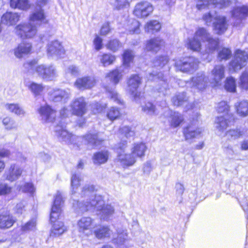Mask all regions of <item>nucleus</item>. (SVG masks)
<instances>
[{
  "mask_svg": "<svg viewBox=\"0 0 248 248\" xmlns=\"http://www.w3.org/2000/svg\"><path fill=\"white\" fill-rule=\"evenodd\" d=\"M214 29L217 34H221L225 32L227 29V24L224 16H218L215 18Z\"/></svg>",
  "mask_w": 248,
  "mask_h": 248,
  "instance_id": "obj_23",
  "label": "nucleus"
},
{
  "mask_svg": "<svg viewBox=\"0 0 248 248\" xmlns=\"http://www.w3.org/2000/svg\"><path fill=\"white\" fill-rule=\"evenodd\" d=\"M18 190L19 191L32 195L35 191V188L32 183H27L23 185L19 186Z\"/></svg>",
  "mask_w": 248,
  "mask_h": 248,
  "instance_id": "obj_48",
  "label": "nucleus"
},
{
  "mask_svg": "<svg viewBox=\"0 0 248 248\" xmlns=\"http://www.w3.org/2000/svg\"><path fill=\"white\" fill-rule=\"evenodd\" d=\"M225 67L222 64L216 65L211 70L210 77L211 84L214 87L220 86L225 78Z\"/></svg>",
  "mask_w": 248,
  "mask_h": 248,
  "instance_id": "obj_8",
  "label": "nucleus"
},
{
  "mask_svg": "<svg viewBox=\"0 0 248 248\" xmlns=\"http://www.w3.org/2000/svg\"><path fill=\"white\" fill-rule=\"evenodd\" d=\"M232 120V117L228 115L218 117L216 119V127L219 132H222L233 123Z\"/></svg>",
  "mask_w": 248,
  "mask_h": 248,
  "instance_id": "obj_19",
  "label": "nucleus"
},
{
  "mask_svg": "<svg viewBox=\"0 0 248 248\" xmlns=\"http://www.w3.org/2000/svg\"><path fill=\"white\" fill-rule=\"evenodd\" d=\"M141 83V78L137 75H132L127 81V92L136 99L140 96L138 89Z\"/></svg>",
  "mask_w": 248,
  "mask_h": 248,
  "instance_id": "obj_12",
  "label": "nucleus"
},
{
  "mask_svg": "<svg viewBox=\"0 0 248 248\" xmlns=\"http://www.w3.org/2000/svg\"><path fill=\"white\" fill-rule=\"evenodd\" d=\"M230 3L229 0H221L219 2L217 0H199L197 4V7L200 10L210 5H214L216 7L222 8L229 5Z\"/></svg>",
  "mask_w": 248,
  "mask_h": 248,
  "instance_id": "obj_18",
  "label": "nucleus"
},
{
  "mask_svg": "<svg viewBox=\"0 0 248 248\" xmlns=\"http://www.w3.org/2000/svg\"><path fill=\"white\" fill-rule=\"evenodd\" d=\"M188 98L184 93H178L172 99L174 105L180 106L187 104Z\"/></svg>",
  "mask_w": 248,
  "mask_h": 248,
  "instance_id": "obj_36",
  "label": "nucleus"
},
{
  "mask_svg": "<svg viewBox=\"0 0 248 248\" xmlns=\"http://www.w3.org/2000/svg\"><path fill=\"white\" fill-rule=\"evenodd\" d=\"M31 45L29 43L23 42L19 45L16 51V57H21L23 54H28L31 50Z\"/></svg>",
  "mask_w": 248,
  "mask_h": 248,
  "instance_id": "obj_38",
  "label": "nucleus"
},
{
  "mask_svg": "<svg viewBox=\"0 0 248 248\" xmlns=\"http://www.w3.org/2000/svg\"><path fill=\"white\" fill-rule=\"evenodd\" d=\"M142 110L147 114L155 115L157 114L155 106L151 102H148L142 105Z\"/></svg>",
  "mask_w": 248,
  "mask_h": 248,
  "instance_id": "obj_43",
  "label": "nucleus"
},
{
  "mask_svg": "<svg viewBox=\"0 0 248 248\" xmlns=\"http://www.w3.org/2000/svg\"><path fill=\"white\" fill-rule=\"evenodd\" d=\"M73 114L82 117L87 112L86 103L83 97H78L73 100L70 105Z\"/></svg>",
  "mask_w": 248,
  "mask_h": 248,
  "instance_id": "obj_9",
  "label": "nucleus"
},
{
  "mask_svg": "<svg viewBox=\"0 0 248 248\" xmlns=\"http://www.w3.org/2000/svg\"><path fill=\"white\" fill-rule=\"evenodd\" d=\"M201 40H206L208 42V48L206 50L207 53H211L215 50L218 45V39L211 38L206 30L201 28L196 31L193 38L188 40L187 47L193 51H199L201 48Z\"/></svg>",
  "mask_w": 248,
  "mask_h": 248,
  "instance_id": "obj_2",
  "label": "nucleus"
},
{
  "mask_svg": "<svg viewBox=\"0 0 248 248\" xmlns=\"http://www.w3.org/2000/svg\"><path fill=\"white\" fill-rule=\"evenodd\" d=\"M231 50L228 48L224 47L218 51L217 58L220 61L227 60L231 57Z\"/></svg>",
  "mask_w": 248,
  "mask_h": 248,
  "instance_id": "obj_46",
  "label": "nucleus"
},
{
  "mask_svg": "<svg viewBox=\"0 0 248 248\" xmlns=\"http://www.w3.org/2000/svg\"><path fill=\"white\" fill-rule=\"evenodd\" d=\"M183 120V117L180 113L174 112L173 114L170 116L169 122L171 127H176L180 125Z\"/></svg>",
  "mask_w": 248,
  "mask_h": 248,
  "instance_id": "obj_40",
  "label": "nucleus"
},
{
  "mask_svg": "<svg viewBox=\"0 0 248 248\" xmlns=\"http://www.w3.org/2000/svg\"><path fill=\"white\" fill-rule=\"evenodd\" d=\"M46 22L44 11L40 7L36 8L30 14L29 24L16 26V35L23 39L31 38L36 34L37 27Z\"/></svg>",
  "mask_w": 248,
  "mask_h": 248,
  "instance_id": "obj_1",
  "label": "nucleus"
},
{
  "mask_svg": "<svg viewBox=\"0 0 248 248\" xmlns=\"http://www.w3.org/2000/svg\"><path fill=\"white\" fill-rule=\"evenodd\" d=\"M109 152L108 151H101L94 154L93 160L94 164L100 165L107 162Z\"/></svg>",
  "mask_w": 248,
  "mask_h": 248,
  "instance_id": "obj_26",
  "label": "nucleus"
},
{
  "mask_svg": "<svg viewBox=\"0 0 248 248\" xmlns=\"http://www.w3.org/2000/svg\"><path fill=\"white\" fill-rule=\"evenodd\" d=\"M187 84L192 87H195L199 90H203L208 84V78L203 73H198L193 77Z\"/></svg>",
  "mask_w": 248,
  "mask_h": 248,
  "instance_id": "obj_14",
  "label": "nucleus"
},
{
  "mask_svg": "<svg viewBox=\"0 0 248 248\" xmlns=\"http://www.w3.org/2000/svg\"><path fill=\"white\" fill-rule=\"evenodd\" d=\"M121 116L119 109L115 107H111L107 112V117L111 121L118 119Z\"/></svg>",
  "mask_w": 248,
  "mask_h": 248,
  "instance_id": "obj_42",
  "label": "nucleus"
},
{
  "mask_svg": "<svg viewBox=\"0 0 248 248\" xmlns=\"http://www.w3.org/2000/svg\"><path fill=\"white\" fill-rule=\"evenodd\" d=\"M55 131L60 140L67 143H74L77 138L76 136L69 133L62 125H57Z\"/></svg>",
  "mask_w": 248,
  "mask_h": 248,
  "instance_id": "obj_16",
  "label": "nucleus"
},
{
  "mask_svg": "<svg viewBox=\"0 0 248 248\" xmlns=\"http://www.w3.org/2000/svg\"><path fill=\"white\" fill-rule=\"evenodd\" d=\"M164 41L159 37L151 39L146 42V49L148 51L156 52L164 46Z\"/></svg>",
  "mask_w": 248,
  "mask_h": 248,
  "instance_id": "obj_21",
  "label": "nucleus"
},
{
  "mask_svg": "<svg viewBox=\"0 0 248 248\" xmlns=\"http://www.w3.org/2000/svg\"><path fill=\"white\" fill-rule=\"evenodd\" d=\"M112 4L114 8L117 10H123L130 6L128 0H114Z\"/></svg>",
  "mask_w": 248,
  "mask_h": 248,
  "instance_id": "obj_44",
  "label": "nucleus"
},
{
  "mask_svg": "<svg viewBox=\"0 0 248 248\" xmlns=\"http://www.w3.org/2000/svg\"><path fill=\"white\" fill-rule=\"evenodd\" d=\"M15 13L7 12L1 17V21L3 24L7 26L13 25L16 22Z\"/></svg>",
  "mask_w": 248,
  "mask_h": 248,
  "instance_id": "obj_32",
  "label": "nucleus"
},
{
  "mask_svg": "<svg viewBox=\"0 0 248 248\" xmlns=\"http://www.w3.org/2000/svg\"><path fill=\"white\" fill-rule=\"evenodd\" d=\"M93 233L97 238L101 239L109 237L111 234V231L108 227L101 226L95 229Z\"/></svg>",
  "mask_w": 248,
  "mask_h": 248,
  "instance_id": "obj_31",
  "label": "nucleus"
},
{
  "mask_svg": "<svg viewBox=\"0 0 248 248\" xmlns=\"http://www.w3.org/2000/svg\"><path fill=\"white\" fill-rule=\"evenodd\" d=\"M30 88L36 95L39 94L43 90V87L41 84L35 83H32L30 86Z\"/></svg>",
  "mask_w": 248,
  "mask_h": 248,
  "instance_id": "obj_59",
  "label": "nucleus"
},
{
  "mask_svg": "<svg viewBox=\"0 0 248 248\" xmlns=\"http://www.w3.org/2000/svg\"><path fill=\"white\" fill-rule=\"evenodd\" d=\"M198 61L193 57L185 58L183 61H178L175 63L176 69L183 72L193 71L198 67Z\"/></svg>",
  "mask_w": 248,
  "mask_h": 248,
  "instance_id": "obj_6",
  "label": "nucleus"
},
{
  "mask_svg": "<svg viewBox=\"0 0 248 248\" xmlns=\"http://www.w3.org/2000/svg\"><path fill=\"white\" fill-rule=\"evenodd\" d=\"M232 17L234 18L233 26L241 28L243 26L244 21L248 17V6L243 5L237 7L232 12Z\"/></svg>",
  "mask_w": 248,
  "mask_h": 248,
  "instance_id": "obj_5",
  "label": "nucleus"
},
{
  "mask_svg": "<svg viewBox=\"0 0 248 248\" xmlns=\"http://www.w3.org/2000/svg\"><path fill=\"white\" fill-rule=\"evenodd\" d=\"M96 200H92L90 203L87 202V204H83L82 203L76 202V203H73V206L76 209L78 208L81 212H85L89 210L90 206H96L97 205L101 204L103 202L100 200L101 197H95Z\"/></svg>",
  "mask_w": 248,
  "mask_h": 248,
  "instance_id": "obj_24",
  "label": "nucleus"
},
{
  "mask_svg": "<svg viewBox=\"0 0 248 248\" xmlns=\"http://www.w3.org/2000/svg\"><path fill=\"white\" fill-rule=\"evenodd\" d=\"M96 83L95 77L88 76L77 78L74 85L78 90H85L92 89L95 85Z\"/></svg>",
  "mask_w": 248,
  "mask_h": 248,
  "instance_id": "obj_11",
  "label": "nucleus"
},
{
  "mask_svg": "<svg viewBox=\"0 0 248 248\" xmlns=\"http://www.w3.org/2000/svg\"><path fill=\"white\" fill-rule=\"evenodd\" d=\"M50 99L54 103H65L70 98V93L62 89H53L49 92Z\"/></svg>",
  "mask_w": 248,
  "mask_h": 248,
  "instance_id": "obj_13",
  "label": "nucleus"
},
{
  "mask_svg": "<svg viewBox=\"0 0 248 248\" xmlns=\"http://www.w3.org/2000/svg\"><path fill=\"white\" fill-rule=\"evenodd\" d=\"M63 204V198L60 192H57L54 199L53 204L52 206H55L57 208H60L61 209L62 207Z\"/></svg>",
  "mask_w": 248,
  "mask_h": 248,
  "instance_id": "obj_55",
  "label": "nucleus"
},
{
  "mask_svg": "<svg viewBox=\"0 0 248 248\" xmlns=\"http://www.w3.org/2000/svg\"><path fill=\"white\" fill-rule=\"evenodd\" d=\"M15 165L12 164L5 172L6 179L11 182H13L16 179Z\"/></svg>",
  "mask_w": 248,
  "mask_h": 248,
  "instance_id": "obj_50",
  "label": "nucleus"
},
{
  "mask_svg": "<svg viewBox=\"0 0 248 248\" xmlns=\"http://www.w3.org/2000/svg\"><path fill=\"white\" fill-rule=\"evenodd\" d=\"M229 107L225 101H222L218 103L217 107V110L219 113H228Z\"/></svg>",
  "mask_w": 248,
  "mask_h": 248,
  "instance_id": "obj_60",
  "label": "nucleus"
},
{
  "mask_svg": "<svg viewBox=\"0 0 248 248\" xmlns=\"http://www.w3.org/2000/svg\"><path fill=\"white\" fill-rule=\"evenodd\" d=\"M129 26L128 30L130 33L138 34L140 33V23L138 20H132Z\"/></svg>",
  "mask_w": 248,
  "mask_h": 248,
  "instance_id": "obj_53",
  "label": "nucleus"
},
{
  "mask_svg": "<svg viewBox=\"0 0 248 248\" xmlns=\"http://www.w3.org/2000/svg\"><path fill=\"white\" fill-rule=\"evenodd\" d=\"M146 32L154 33L158 31L161 28V25L156 20H152L148 22L144 27Z\"/></svg>",
  "mask_w": 248,
  "mask_h": 248,
  "instance_id": "obj_37",
  "label": "nucleus"
},
{
  "mask_svg": "<svg viewBox=\"0 0 248 248\" xmlns=\"http://www.w3.org/2000/svg\"><path fill=\"white\" fill-rule=\"evenodd\" d=\"M121 132L127 139L132 137L135 135V132L128 126H124L121 128Z\"/></svg>",
  "mask_w": 248,
  "mask_h": 248,
  "instance_id": "obj_58",
  "label": "nucleus"
},
{
  "mask_svg": "<svg viewBox=\"0 0 248 248\" xmlns=\"http://www.w3.org/2000/svg\"><path fill=\"white\" fill-rule=\"evenodd\" d=\"M66 231V228L64 226L63 222L57 221V222L53 223L50 235L51 236H59Z\"/></svg>",
  "mask_w": 248,
  "mask_h": 248,
  "instance_id": "obj_29",
  "label": "nucleus"
},
{
  "mask_svg": "<svg viewBox=\"0 0 248 248\" xmlns=\"http://www.w3.org/2000/svg\"><path fill=\"white\" fill-rule=\"evenodd\" d=\"M243 135V133L239 129H232L226 133V136L229 139H235L239 138Z\"/></svg>",
  "mask_w": 248,
  "mask_h": 248,
  "instance_id": "obj_54",
  "label": "nucleus"
},
{
  "mask_svg": "<svg viewBox=\"0 0 248 248\" xmlns=\"http://www.w3.org/2000/svg\"><path fill=\"white\" fill-rule=\"evenodd\" d=\"M247 60H248V49L247 51L237 49L235 52L233 59L230 62L229 69L234 71L240 70L246 65Z\"/></svg>",
  "mask_w": 248,
  "mask_h": 248,
  "instance_id": "obj_4",
  "label": "nucleus"
},
{
  "mask_svg": "<svg viewBox=\"0 0 248 248\" xmlns=\"http://www.w3.org/2000/svg\"><path fill=\"white\" fill-rule=\"evenodd\" d=\"M47 53L51 56L56 55L61 57L64 54L65 50L59 42L55 41L48 45Z\"/></svg>",
  "mask_w": 248,
  "mask_h": 248,
  "instance_id": "obj_20",
  "label": "nucleus"
},
{
  "mask_svg": "<svg viewBox=\"0 0 248 248\" xmlns=\"http://www.w3.org/2000/svg\"><path fill=\"white\" fill-rule=\"evenodd\" d=\"M93 220L90 217H82L77 222V228L78 232L85 234L86 232L90 230L93 226Z\"/></svg>",
  "mask_w": 248,
  "mask_h": 248,
  "instance_id": "obj_17",
  "label": "nucleus"
},
{
  "mask_svg": "<svg viewBox=\"0 0 248 248\" xmlns=\"http://www.w3.org/2000/svg\"><path fill=\"white\" fill-rule=\"evenodd\" d=\"M114 209L110 205H106L102 209L100 212L101 217L107 220L114 213Z\"/></svg>",
  "mask_w": 248,
  "mask_h": 248,
  "instance_id": "obj_45",
  "label": "nucleus"
},
{
  "mask_svg": "<svg viewBox=\"0 0 248 248\" xmlns=\"http://www.w3.org/2000/svg\"><path fill=\"white\" fill-rule=\"evenodd\" d=\"M117 237L115 239V243L121 245L128 240L127 230L123 228H118L117 230Z\"/></svg>",
  "mask_w": 248,
  "mask_h": 248,
  "instance_id": "obj_35",
  "label": "nucleus"
},
{
  "mask_svg": "<svg viewBox=\"0 0 248 248\" xmlns=\"http://www.w3.org/2000/svg\"><path fill=\"white\" fill-rule=\"evenodd\" d=\"M38 112L41 117L42 121L45 123H52L55 119V111L48 105L41 107L38 110Z\"/></svg>",
  "mask_w": 248,
  "mask_h": 248,
  "instance_id": "obj_15",
  "label": "nucleus"
},
{
  "mask_svg": "<svg viewBox=\"0 0 248 248\" xmlns=\"http://www.w3.org/2000/svg\"><path fill=\"white\" fill-rule=\"evenodd\" d=\"M225 89L228 92H234L236 90V83L235 79L232 77H228L226 78L225 83Z\"/></svg>",
  "mask_w": 248,
  "mask_h": 248,
  "instance_id": "obj_47",
  "label": "nucleus"
},
{
  "mask_svg": "<svg viewBox=\"0 0 248 248\" xmlns=\"http://www.w3.org/2000/svg\"><path fill=\"white\" fill-rule=\"evenodd\" d=\"M36 225V222L34 220H32L28 222L26 224H25L22 227V229L24 231H28L31 230H33Z\"/></svg>",
  "mask_w": 248,
  "mask_h": 248,
  "instance_id": "obj_64",
  "label": "nucleus"
},
{
  "mask_svg": "<svg viewBox=\"0 0 248 248\" xmlns=\"http://www.w3.org/2000/svg\"><path fill=\"white\" fill-rule=\"evenodd\" d=\"M61 213L60 208H57L55 206H52L50 215V220L51 223L57 222Z\"/></svg>",
  "mask_w": 248,
  "mask_h": 248,
  "instance_id": "obj_51",
  "label": "nucleus"
},
{
  "mask_svg": "<svg viewBox=\"0 0 248 248\" xmlns=\"http://www.w3.org/2000/svg\"><path fill=\"white\" fill-rule=\"evenodd\" d=\"M30 7L28 0H16V8L22 10H28Z\"/></svg>",
  "mask_w": 248,
  "mask_h": 248,
  "instance_id": "obj_57",
  "label": "nucleus"
},
{
  "mask_svg": "<svg viewBox=\"0 0 248 248\" xmlns=\"http://www.w3.org/2000/svg\"><path fill=\"white\" fill-rule=\"evenodd\" d=\"M148 80L151 81H157L160 79L161 80L164 81V76L162 73H157V72L153 71L152 73L149 74L148 77Z\"/></svg>",
  "mask_w": 248,
  "mask_h": 248,
  "instance_id": "obj_56",
  "label": "nucleus"
},
{
  "mask_svg": "<svg viewBox=\"0 0 248 248\" xmlns=\"http://www.w3.org/2000/svg\"><path fill=\"white\" fill-rule=\"evenodd\" d=\"M116 57L110 54H104L101 58L100 62L104 66H107L112 64L115 61Z\"/></svg>",
  "mask_w": 248,
  "mask_h": 248,
  "instance_id": "obj_41",
  "label": "nucleus"
},
{
  "mask_svg": "<svg viewBox=\"0 0 248 248\" xmlns=\"http://www.w3.org/2000/svg\"><path fill=\"white\" fill-rule=\"evenodd\" d=\"M36 71L41 77L46 80H52L57 75L56 69L52 65H38L36 67Z\"/></svg>",
  "mask_w": 248,
  "mask_h": 248,
  "instance_id": "obj_10",
  "label": "nucleus"
},
{
  "mask_svg": "<svg viewBox=\"0 0 248 248\" xmlns=\"http://www.w3.org/2000/svg\"><path fill=\"white\" fill-rule=\"evenodd\" d=\"M122 72H125L123 68L121 70L118 69H115L108 73L105 77L107 81H110L114 84H117L122 78Z\"/></svg>",
  "mask_w": 248,
  "mask_h": 248,
  "instance_id": "obj_25",
  "label": "nucleus"
},
{
  "mask_svg": "<svg viewBox=\"0 0 248 248\" xmlns=\"http://www.w3.org/2000/svg\"><path fill=\"white\" fill-rule=\"evenodd\" d=\"M14 221L9 215H0V229H7L13 226Z\"/></svg>",
  "mask_w": 248,
  "mask_h": 248,
  "instance_id": "obj_34",
  "label": "nucleus"
},
{
  "mask_svg": "<svg viewBox=\"0 0 248 248\" xmlns=\"http://www.w3.org/2000/svg\"><path fill=\"white\" fill-rule=\"evenodd\" d=\"M147 147L144 143H139L133 144L131 151L132 154L136 157H141L145 155Z\"/></svg>",
  "mask_w": 248,
  "mask_h": 248,
  "instance_id": "obj_27",
  "label": "nucleus"
},
{
  "mask_svg": "<svg viewBox=\"0 0 248 248\" xmlns=\"http://www.w3.org/2000/svg\"><path fill=\"white\" fill-rule=\"evenodd\" d=\"M84 138L88 144L93 147L99 146L103 141L98 137L97 134L88 133L84 136Z\"/></svg>",
  "mask_w": 248,
  "mask_h": 248,
  "instance_id": "obj_28",
  "label": "nucleus"
},
{
  "mask_svg": "<svg viewBox=\"0 0 248 248\" xmlns=\"http://www.w3.org/2000/svg\"><path fill=\"white\" fill-rule=\"evenodd\" d=\"M2 123L7 130H11L14 127V121L9 117H6L2 120Z\"/></svg>",
  "mask_w": 248,
  "mask_h": 248,
  "instance_id": "obj_61",
  "label": "nucleus"
},
{
  "mask_svg": "<svg viewBox=\"0 0 248 248\" xmlns=\"http://www.w3.org/2000/svg\"><path fill=\"white\" fill-rule=\"evenodd\" d=\"M121 46V43L116 39L111 40L106 45L107 49L113 52L118 50Z\"/></svg>",
  "mask_w": 248,
  "mask_h": 248,
  "instance_id": "obj_49",
  "label": "nucleus"
},
{
  "mask_svg": "<svg viewBox=\"0 0 248 248\" xmlns=\"http://www.w3.org/2000/svg\"><path fill=\"white\" fill-rule=\"evenodd\" d=\"M202 132V129L195 125H189L184 131V135L187 140L200 137Z\"/></svg>",
  "mask_w": 248,
  "mask_h": 248,
  "instance_id": "obj_22",
  "label": "nucleus"
},
{
  "mask_svg": "<svg viewBox=\"0 0 248 248\" xmlns=\"http://www.w3.org/2000/svg\"><path fill=\"white\" fill-rule=\"evenodd\" d=\"M169 59L166 56H159L155 58L153 61V65L158 69L162 68L168 62Z\"/></svg>",
  "mask_w": 248,
  "mask_h": 248,
  "instance_id": "obj_39",
  "label": "nucleus"
},
{
  "mask_svg": "<svg viewBox=\"0 0 248 248\" xmlns=\"http://www.w3.org/2000/svg\"><path fill=\"white\" fill-rule=\"evenodd\" d=\"M134 55L133 52L130 50H126L123 55V64L121 68L128 69L133 62Z\"/></svg>",
  "mask_w": 248,
  "mask_h": 248,
  "instance_id": "obj_30",
  "label": "nucleus"
},
{
  "mask_svg": "<svg viewBox=\"0 0 248 248\" xmlns=\"http://www.w3.org/2000/svg\"><path fill=\"white\" fill-rule=\"evenodd\" d=\"M239 84L242 88L248 90V71H245L242 74Z\"/></svg>",
  "mask_w": 248,
  "mask_h": 248,
  "instance_id": "obj_52",
  "label": "nucleus"
},
{
  "mask_svg": "<svg viewBox=\"0 0 248 248\" xmlns=\"http://www.w3.org/2000/svg\"><path fill=\"white\" fill-rule=\"evenodd\" d=\"M81 179L79 176L77 174L73 175L71 177V186L73 189L77 188L79 185Z\"/></svg>",
  "mask_w": 248,
  "mask_h": 248,
  "instance_id": "obj_63",
  "label": "nucleus"
},
{
  "mask_svg": "<svg viewBox=\"0 0 248 248\" xmlns=\"http://www.w3.org/2000/svg\"><path fill=\"white\" fill-rule=\"evenodd\" d=\"M126 145V141L124 140L116 144L114 147L117 154L116 161L124 167L133 166L136 161V158L132 153H125Z\"/></svg>",
  "mask_w": 248,
  "mask_h": 248,
  "instance_id": "obj_3",
  "label": "nucleus"
},
{
  "mask_svg": "<svg viewBox=\"0 0 248 248\" xmlns=\"http://www.w3.org/2000/svg\"><path fill=\"white\" fill-rule=\"evenodd\" d=\"M153 5L147 1H141L135 6L133 14L138 18H145L149 16L153 11Z\"/></svg>",
  "mask_w": 248,
  "mask_h": 248,
  "instance_id": "obj_7",
  "label": "nucleus"
},
{
  "mask_svg": "<svg viewBox=\"0 0 248 248\" xmlns=\"http://www.w3.org/2000/svg\"><path fill=\"white\" fill-rule=\"evenodd\" d=\"M11 192V187L7 184L0 183V195L8 194Z\"/></svg>",
  "mask_w": 248,
  "mask_h": 248,
  "instance_id": "obj_62",
  "label": "nucleus"
},
{
  "mask_svg": "<svg viewBox=\"0 0 248 248\" xmlns=\"http://www.w3.org/2000/svg\"><path fill=\"white\" fill-rule=\"evenodd\" d=\"M237 112L242 116H246L248 115V102L243 100L237 102L235 104Z\"/></svg>",
  "mask_w": 248,
  "mask_h": 248,
  "instance_id": "obj_33",
  "label": "nucleus"
}]
</instances>
